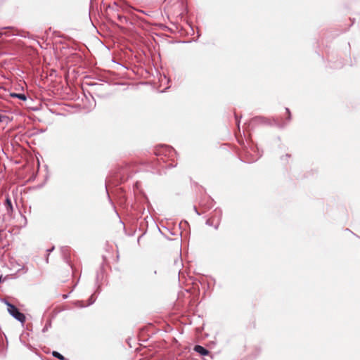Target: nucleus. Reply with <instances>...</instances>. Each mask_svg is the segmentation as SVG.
Returning a JSON list of instances; mask_svg holds the SVG:
<instances>
[{"instance_id":"nucleus-2","label":"nucleus","mask_w":360,"mask_h":360,"mask_svg":"<svg viewBox=\"0 0 360 360\" xmlns=\"http://www.w3.org/2000/svg\"><path fill=\"white\" fill-rule=\"evenodd\" d=\"M194 350L202 356H206L209 353L207 349L200 345H196Z\"/></svg>"},{"instance_id":"nucleus-6","label":"nucleus","mask_w":360,"mask_h":360,"mask_svg":"<svg viewBox=\"0 0 360 360\" xmlns=\"http://www.w3.org/2000/svg\"><path fill=\"white\" fill-rule=\"evenodd\" d=\"M0 122H2V116L0 115Z\"/></svg>"},{"instance_id":"nucleus-4","label":"nucleus","mask_w":360,"mask_h":360,"mask_svg":"<svg viewBox=\"0 0 360 360\" xmlns=\"http://www.w3.org/2000/svg\"><path fill=\"white\" fill-rule=\"evenodd\" d=\"M52 354L54 357H56L60 360H64V356L63 355H61L60 353H58V352L54 351V352H53Z\"/></svg>"},{"instance_id":"nucleus-5","label":"nucleus","mask_w":360,"mask_h":360,"mask_svg":"<svg viewBox=\"0 0 360 360\" xmlns=\"http://www.w3.org/2000/svg\"><path fill=\"white\" fill-rule=\"evenodd\" d=\"M6 201V204H7L8 207H9L11 209L12 204H11V200L9 198H7Z\"/></svg>"},{"instance_id":"nucleus-3","label":"nucleus","mask_w":360,"mask_h":360,"mask_svg":"<svg viewBox=\"0 0 360 360\" xmlns=\"http://www.w3.org/2000/svg\"><path fill=\"white\" fill-rule=\"evenodd\" d=\"M10 96L13 98H18L22 101H25L27 99L25 95L23 94L11 93Z\"/></svg>"},{"instance_id":"nucleus-1","label":"nucleus","mask_w":360,"mask_h":360,"mask_svg":"<svg viewBox=\"0 0 360 360\" xmlns=\"http://www.w3.org/2000/svg\"><path fill=\"white\" fill-rule=\"evenodd\" d=\"M6 304L8 307V313L14 317L16 320L20 321V323H23L25 321V315L21 313L17 307H15L12 304L5 302Z\"/></svg>"}]
</instances>
